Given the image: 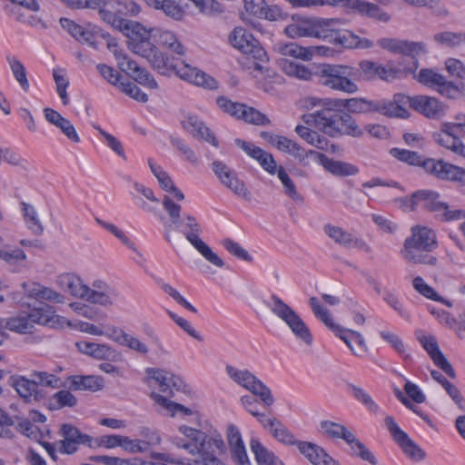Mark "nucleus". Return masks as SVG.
<instances>
[{"mask_svg": "<svg viewBox=\"0 0 465 465\" xmlns=\"http://www.w3.org/2000/svg\"><path fill=\"white\" fill-rule=\"evenodd\" d=\"M323 108L312 114H304L305 124L314 125L331 137L350 135L360 137L363 134L351 114L373 112L374 102L365 98H326L319 101Z\"/></svg>", "mask_w": 465, "mask_h": 465, "instance_id": "nucleus-1", "label": "nucleus"}, {"mask_svg": "<svg viewBox=\"0 0 465 465\" xmlns=\"http://www.w3.org/2000/svg\"><path fill=\"white\" fill-rule=\"evenodd\" d=\"M178 430L185 440L174 437L173 444L187 450L193 458L174 459L158 453L154 456L156 459L177 465H225L218 457L224 450V442L220 435L208 436L204 431L187 425H181Z\"/></svg>", "mask_w": 465, "mask_h": 465, "instance_id": "nucleus-2", "label": "nucleus"}, {"mask_svg": "<svg viewBox=\"0 0 465 465\" xmlns=\"http://www.w3.org/2000/svg\"><path fill=\"white\" fill-rule=\"evenodd\" d=\"M162 204L168 213L170 223H164L165 239L170 242L169 232L173 226L175 228L183 227L181 231L185 239L193 246L199 253L213 265L223 268L224 262L219 257L211 247L201 239L203 229L197 219L191 214H183L182 223V206L175 203L169 195H164Z\"/></svg>", "mask_w": 465, "mask_h": 465, "instance_id": "nucleus-3", "label": "nucleus"}, {"mask_svg": "<svg viewBox=\"0 0 465 465\" xmlns=\"http://www.w3.org/2000/svg\"><path fill=\"white\" fill-rule=\"evenodd\" d=\"M57 283L72 296L103 307L115 305L119 292L103 280H95L91 286L74 273H64L58 276Z\"/></svg>", "mask_w": 465, "mask_h": 465, "instance_id": "nucleus-4", "label": "nucleus"}, {"mask_svg": "<svg viewBox=\"0 0 465 465\" xmlns=\"http://www.w3.org/2000/svg\"><path fill=\"white\" fill-rule=\"evenodd\" d=\"M315 81L332 91L353 94L359 91L357 68L343 64H315Z\"/></svg>", "mask_w": 465, "mask_h": 465, "instance_id": "nucleus-5", "label": "nucleus"}, {"mask_svg": "<svg viewBox=\"0 0 465 465\" xmlns=\"http://www.w3.org/2000/svg\"><path fill=\"white\" fill-rule=\"evenodd\" d=\"M64 322V318L56 314L55 309L47 304L41 303L28 313L19 314L9 318L5 323L6 329L17 333L33 332L35 323L55 327Z\"/></svg>", "mask_w": 465, "mask_h": 465, "instance_id": "nucleus-6", "label": "nucleus"}, {"mask_svg": "<svg viewBox=\"0 0 465 465\" xmlns=\"http://www.w3.org/2000/svg\"><path fill=\"white\" fill-rule=\"evenodd\" d=\"M293 8H311L323 6L325 5L333 7H342L352 12L376 19L381 22H389L390 15L382 11L379 5L364 0H285Z\"/></svg>", "mask_w": 465, "mask_h": 465, "instance_id": "nucleus-7", "label": "nucleus"}, {"mask_svg": "<svg viewBox=\"0 0 465 465\" xmlns=\"http://www.w3.org/2000/svg\"><path fill=\"white\" fill-rule=\"evenodd\" d=\"M225 371L232 381L258 397L265 407L273 405L275 400L271 389L249 370H239L228 364Z\"/></svg>", "mask_w": 465, "mask_h": 465, "instance_id": "nucleus-8", "label": "nucleus"}, {"mask_svg": "<svg viewBox=\"0 0 465 465\" xmlns=\"http://www.w3.org/2000/svg\"><path fill=\"white\" fill-rule=\"evenodd\" d=\"M420 207L429 213H434V217L440 222L459 221L465 218V211L462 209H451L450 206L440 200V194L432 190H421Z\"/></svg>", "mask_w": 465, "mask_h": 465, "instance_id": "nucleus-9", "label": "nucleus"}, {"mask_svg": "<svg viewBox=\"0 0 465 465\" xmlns=\"http://www.w3.org/2000/svg\"><path fill=\"white\" fill-rule=\"evenodd\" d=\"M384 423L394 441L408 458L414 461H420L425 458V452L399 427L392 416H386Z\"/></svg>", "mask_w": 465, "mask_h": 465, "instance_id": "nucleus-10", "label": "nucleus"}, {"mask_svg": "<svg viewBox=\"0 0 465 465\" xmlns=\"http://www.w3.org/2000/svg\"><path fill=\"white\" fill-rule=\"evenodd\" d=\"M379 46L394 54H400L411 57L413 68L410 72L417 70L419 63L417 56L427 53L426 45L423 42H412L394 38H381L378 41Z\"/></svg>", "mask_w": 465, "mask_h": 465, "instance_id": "nucleus-11", "label": "nucleus"}, {"mask_svg": "<svg viewBox=\"0 0 465 465\" xmlns=\"http://www.w3.org/2000/svg\"><path fill=\"white\" fill-rule=\"evenodd\" d=\"M232 45L253 58L263 61L266 58L265 51L259 45L258 41L243 27H235L229 35Z\"/></svg>", "mask_w": 465, "mask_h": 465, "instance_id": "nucleus-12", "label": "nucleus"}, {"mask_svg": "<svg viewBox=\"0 0 465 465\" xmlns=\"http://www.w3.org/2000/svg\"><path fill=\"white\" fill-rule=\"evenodd\" d=\"M411 234L404 241L401 250H421L432 252L438 247L436 233L427 226L415 225L411 229Z\"/></svg>", "mask_w": 465, "mask_h": 465, "instance_id": "nucleus-13", "label": "nucleus"}, {"mask_svg": "<svg viewBox=\"0 0 465 465\" xmlns=\"http://www.w3.org/2000/svg\"><path fill=\"white\" fill-rule=\"evenodd\" d=\"M139 28L132 26L125 35L128 37V47L135 54L145 59L152 56L153 52H156V46L150 41L152 37L151 31H147L141 24L138 23Z\"/></svg>", "mask_w": 465, "mask_h": 465, "instance_id": "nucleus-14", "label": "nucleus"}, {"mask_svg": "<svg viewBox=\"0 0 465 465\" xmlns=\"http://www.w3.org/2000/svg\"><path fill=\"white\" fill-rule=\"evenodd\" d=\"M407 100L411 108L427 118L440 119L446 114L447 105L435 97L417 95Z\"/></svg>", "mask_w": 465, "mask_h": 465, "instance_id": "nucleus-15", "label": "nucleus"}, {"mask_svg": "<svg viewBox=\"0 0 465 465\" xmlns=\"http://www.w3.org/2000/svg\"><path fill=\"white\" fill-rule=\"evenodd\" d=\"M145 372L155 382L160 391L166 395V398L173 397L174 391H180L183 385V381L180 377L165 370L147 368Z\"/></svg>", "mask_w": 465, "mask_h": 465, "instance_id": "nucleus-16", "label": "nucleus"}, {"mask_svg": "<svg viewBox=\"0 0 465 465\" xmlns=\"http://www.w3.org/2000/svg\"><path fill=\"white\" fill-rule=\"evenodd\" d=\"M115 56L119 68L128 74L135 82L150 89H156L158 87L153 75L144 68L139 66L134 60L124 54H115Z\"/></svg>", "mask_w": 465, "mask_h": 465, "instance_id": "nucleus-17", "label": "nucleus"}, {"mask_svg": "<svg viewBox=\"0 0 465 465\" xmlns=\"http://www.w3.org/2000/svg\"><path fill=\"white\" fill-rule=\"evenodd\" d=\"M8 384L15 389L18 396L25 403L40 401L45 398L42 390H37L33 380L23 375H12Z\"/></svg>", "mask_w": 465, "mask_h": 465, "instance_id": "nucleus-18", "label": "nucleus"}, {"mask_svg": "<svg viewBox=\"0 0 465 465\" xmlns=\"http://www.w3.org/2000/svg\"><path fill=\"white\" fill-rule=\"evenodd\" d=\"M234 143L244 151L247 155L256 160L264 171L270 174L276 173L279 167L272 153L239 138L235 139Z\"/></svg>", "mask_w": 465, "mask_h": 465, "instance_id": "nucleus-19", "label": "nucleus"}, {"mask_svg": "<svg viewBox=\"0 0 465 465\" xmlns=\"http://www.w3.org/2000/svg\"><path fill=\"white\" fill-rule=\"evenodd\" d=\"M424 350L428 352L434 364L439 367L443 372H445L450 378H456V373L445 357V355L439 349L438 342L433 336H421L419 338Z\"/></svg>", "mask_w": 465, "mask_h": 465, "instance_id": "nucleus-20", "label": "nucleus"}, {"mask_svg": "<svg viewBox=\"0 0 465 465\" xmlns=\"http://www.w3.org/2000/svg\"><path fill=\"white\" fill-rule=\"evenodd\" d=\"M323 231L334 242L343 247H354L366 252L371 251V247L362 239L354 238L351 232L343 230L341 227L328 223L324 225Z\"/></svg>", "mask_w": 465, "mask_h": 465, "instance_id": "nucleus-21", "label": "nucleus"}, {"mask_svg": "<svg viewBox=\"0 0 465 465\" xmlns=\"http://www.w3.org/2000/svg\"><path fill=\"white\" fill-rule=\"evenodd\" d=\"M183 128L193 136L202 139L217 147L219 143L214 134L196 115L187 114L181 122Z\"/></svg>", "mask_w": 465, "mask_h": 465, "instance_id": "nucleus-22", "label": "nucleus"}, {"mask_svg": "<svg viewBox=\"0 0 465 465\" xmlns=\"http://www.w3.org/2000/svg\"><path fill=\"white\" fill-rule=\"evenodd\" d=\"M310 155L314 156L318 163L330 173L335 176H352L359 173V168L351 163L336 161L325 154L310 150Z\"/></svg>", "mask_w": 465, "mask_h": 465, "instance_id": "nucleus-23", "label": "nucleus"}, {"mask_svg": "<svg viewBox=\"0 0 465 465\" xmlns=\"http://www.w3.org/2000/svg\"><path fill=\"white\" fill-rule=\"evenodd\" d=\"M106 5V1L102 0L101 5L94 9L98 10V14L104 22L110 25L112 27L121 31L124 35L132 26L139 28L137 22L123 18L121 15H119L116 12L115 5H111L112 9L107 8Z\"/></svg>", "mask_w": 465, "mask_h": 465, "instance_id": "nucleus-24", "label": "nucleus"}, {"mask_svg": "<svg viewBox=\"0 0 465 465\" xmlns=\"http://www.w3.org/2000/svg\"><path fill=\"white\" fill-rule=\"evenodd\" d=\"M296 447L300 453L313 465H330L336 463V460L332 459L322 447L315 443L299 440L296 443Z\"/></svg>", "mask_w": 465, "mask_h": 465, "instance_id": "nucleus-25", "label": "nucleus"}, {"mask_svg": "<svg viewBox=\"0 0 465 465\" xmlns=\"http://www.w3.org/2000/svg\"><path fill=\"white\" fill-rule=\"evenodd\" d=\"M177 74L182 79L194 84L195 85L210 90H215L218 88V82L213 76L188 64H184L182 68L177 70Z\"/></svg>", "mask_w": 465, "mask_h": 465, "instance_id": "nucleus-26", "label": "nucleus"}, {"mask_svg": "<svg viewBox=\"0 0 465 465\" xmlns=\"http://www.w3.org/2000/svg\"><path fill=\"white\" fill-rule=\"evenodd\" d=\"M227 440L232 457L238 465H251L239 429L231 424L227 429Z\"/></svg>", "mask_w": 465, "mask_h": 465, "instance_id": "nucleus-27", "label": "nucleus"}, {"mask_svg": "<svg viewBox=\"0 0 465 465\" xmlns=\"http://www.w3.org/2000/svg\"><path fill=\"white\" fill-rule=\"evenodd\" d=\"M331 44L344 48L367 49L373 46V42L367 38H361L349 30L336 28Z\"/></svg>", "mask_w": 465, "mask_h": 465, "instance_id": "nucleus-28", "label": "nucleus"}, {"mask_svg": "<svg viewBox=\"0 0 465 465\" xmlns=\"http://www.w3.org/2000/svg\"><path fill=\"white\" fill-rule=\"evenodd\" d=\"M75 345L82 353L92 356L96 360L114 361L117 356L116 351L106 344L79 341Z\"/></svg>", "mask_w": 465, "mask_h": 465, "instance_id": "nucleus-29", "label": "nucleus"}, {"mask_svg": "<svg viewBox=\"0 0 465 465\" xmlns=\"http://www.w3.org/2000/svg\"><path fill=\"white\" fill-rule=\"evenodd\" d=\"M70 388L74 391H98L104 386L103 377L95 375H74L68 377Z\"/></svg>", "mask_w": 465, "mask_h": 465, "instance_id": "nucleus-30", "label": "nucleus"}, {"mask_svg": "<svg viewBox=\"0 0 465 465\" xmlns=\"http://www.w3.org/2000/svg\"><path fill=\"white\" fill-rule=\"evenodd\" d=\"M151 34L152 37L158 45L167 47L179 55L185 54L183 45L178 41L173 32L161 28H153L151 30Z\"/></svg>", "mask_w": 465, "mask_h": 465, "instance_id": "nucleus-31", "label": "nucleus"}, {"mask_svg": "<svg viewBox=\"0 0 465 465\" xmlns=\"http://www.w3.org/2000/svg\"><path fill=\"white\" fill-rule=\"evenodd\" d=\"M60 25L80 43L94 45L95 37L92 31L85 29L82 25H77L74 21L65 17L60 19Z\"/></svg>", "mask_w": 465, "mask_h": 465, "instance_id": "nucleus-32", "label": "nucleus"}, {"mask_svg": "<svg viewBox=\"0 0 465 465\" xmlns=\"http://www.w3.org/2000/svg\"><path fill=\"white\" fill-rule=\"evenodd\" d=\"M338 24V19L313 18L312 37L322 39L331 44Z\"/></svg>", "mask_w": 465, "mask_h": 465, "instance_id": "nucleus-33", "label": "nucleus"}, {"mask_svg": "<svg viewBox=\"0 0 465 465\" xmlns=\"http://www.w3.org/2000/svg\"><path fill=\"white\" fill-rule=\"evenodd\" d=\"M315 64H312V66L309 68L303 64H295L285 59L282 60L280 63L282 71L287 75L293 76L304 81L315 80Z\"/></svg>", "mask_w": 465, "mask_h": 465, "instance_id": "nucleus-34", "label": "nucleus"}, {"mask_svg": "<svg viewBox=\"0 0 465 465\" xmlns=\"http://www.w3.org/2000/svg\"><path fill=\"white\" fill-rule=\"evenodd\" d=\"M345 442L350 446L352 456L368 461L371 465H377L378 460L375 455L352 432L346 439Z\"/></svg>", "mask_w": 465, "mask_h": 465, "instance_id": "nucleus-35", "label": "nucleus"}, {"mask_svg": "<svg viewBox=\"0 0 465 465\" xmlns=\"http://www.w3.org/2000/svg\"><path fill=\"white\" fill-rule=\"evenodd\" d=\"M150 397L154 401L156 404H158L163 410H165L167 413H170L172 417H173L177 413H181L184 416L193 415L194 413L192 409L187 408L182 404L176 403L174 401H172L168 398L157 392H151Z\"/></svg>", "mask_w": 465, "mask_h": 465, "instance_id": "nucleus-36", "label": "nucleus"}, {"mask_svg": "<svg viewBox=\"0 0 465 465\" xmlns=\"http://www.w3.org/2000/svg\"><path fill=\"white\" fill-rule=\"evenodd\" d=\"M296 338L302 341L306 345H312V335L309 327L306 325L302 317L295 312L294 315L286 324Z\"/></svg>", "mask_w": 465, "mask_h": 465, "instance_id": "nucleus-37", "label": "nucleus"}, {"mask_svg": "<svg viewBox=\"0 0 465 465\" xmlns=\"http://www.w3.org/2000/svg\"><path fill=\"white\" fill-rule=\"evenodd\" d=\"M430 252L421 250H401V255L407 262L435 266L438 259Z\"/></svg>", "mask_w": 465, "mask_h": 465, "instance_id": "nucleus-38", "label": "nucleus"}, {"mask_svg": "<svg viewBox=\"0 0 465 465\" xmlns=\"http://www.w3.org/2000/svg\"><path fill=\"white\" fill-rule=\"evenodd\" d=\"M430 252L421 250H401V255L407 262L435 266L438 259Z\"/></svg>", "mask_w": 465, "mask_h": 465, "instance_id": "nucleus-39", "label": "nucleus"}, {"mask_svg": "<svg viewBox=\"0 0 465 465\" xmlns=\"http://www.w3.org/2000/svg\"><path fill=\"white\" fill-rule=\"evenodd\" d=\"M250 448L259 465H282V463L277 460L274 454L269 451L257 438L251 440Z\"/></svg>", "mask_w": 465, "mask_h": 465, "instance_id": "nucleus-40", "label": "nucleus"}, {"mask_svg": "<svg viewBox=\"0 0 465 465\" xmlns=\"http://www.w3.org/2000/svg\"><path fill=\"white\" fill-rule=\"evenodd\" d=\"M30 377L37 390H42L41 388L43 387L59 389L64 386L61 379L58 376L47 371H33L30 373Z\"/></svg>", "mask_w": 465, "mask_h": 465, "instance_id": "nucleus-41", "label": "nucleus"}, {"mask_svg": "<svg viewBox=\"0 0 465 465\" xmlns=\"http://www.w3.org/2000/svg\"><path fill=\"white\" fill-rule=\"evenodd\" d=\"M268 308L275 317L280 319L285 324L291 320L296 312L291 306L285 303L280 297L272 294L270 302L267 303Z\"/></svg>", "mask_w": 465, "mask_h": 465, "instance_id": "nucleus-42", "label": "nucleus"}, {"mask_svg": "<svg viewBox=\"0 0 465 465\" xmlns=\"http://www.w3.org/2000/svg\"><path fill=\"white\" fill-rule=\"evenodd\" d=\"M274 146L280 151L292 154L300 162H303L310 155L309 151H305L296 142L285 136L280 135Z\"/></svg>", "mask_w": 465, "mask_h": 465, "instance_id": "nucleus-43", "label": "nucleus"}, {"mask_svg": "<svg viewBox=\"0 0 465 465\" xmlns=\"http://www.w3.org/2000/svg\"><path fill=\"white\" fill-rule=\"evenodd\" d=\"M333 333L337 337H339L342 341L345 342V344L350 348L353 354L359 355L358 351L354 350L351 344L352 341H354L361 348L362 352H365L367 351L365 340L359 331H352L351 329H346L341 326L340 331H335Z\"/></svg>", "mask_w": 465, "mask_h": 465, "instance_id": "nucleus-44", "label": "nucleus"}, {"mask_svg": "<svg viewBox=\"0 0 465 465\" xmlns=\"http://www.w3.org/2000/svg\"><path fill=\"white\" fill-rule=\"evenodd\" d=\"M313 18L312 19H301L295 23L287 25L284 28V33L291 38L298 37H312L313 32Z\"/></svg>", "mask_w": 465, "mask_h": 465, "instance_id": "nucleus-45", "label": "nucleus"}, {"mask_svg": "<svg viewBox=\"0 0 465 465\" xmlns=\"http://www.w3.org/2000/svg\"><path fill=\"white\" fill-rule=\"evenodd\" d=\"M310 306L315 315L323 324L332 332L340 331V324L334 322L330 312L321 305L316 297H312L309 301Z\"/></svg>", "mask_w": 465, "mask_h": 465, "instance_id": "nucleus-46", "label": "nucleus"}, {"mask_svg": "<svg viewBox=\"0 0 465 465\" xmlns=\"http://www.w3.org/2000/svg\"><path fill=\"white\" fill-rule=\"evenodd\" d=\"M114 332H118V335L114 337V341L120 345L126 346L141 354H146L149 351L147 345L138 338L126 333L123 330H114Z\"/></svg>", "mask_w": 465, "mask_h": 465, "instance_id": "nucleus-47", "label": "nucleus"}, {"mask_svg": "<svg viewBox=\"0 0 465 465\" xmlns=\"http://www.w3.org/2000/svg\"><path fill=\"white\" fill-rule=\"evenodd\" d=\"M297 134L306 141L308 143L317 147L321 150H326L328 146V140L322 136L318 132L313 131L303 125H297L295 128Z\"/></svg>", "mask_w": 465, "mask_h": 465, "instance_id": "nucleus-48", "label": "nucleus"}, {"mask_svg": "<svg viewBox=\"0 0 465 465\" xmlns=\"http://www.w3.org/2000/svg\"><path fill=\"white\" fill-rule=\"evenodd\" d=\"M320 427L324 435L334 440L341 439L346 441L351 433L344 425L327 420H322Z\"/></svg>", "mask_w": 465, "mask_h": 465, "instance_id": "nucleus-49", "label": "nucleus"}, {"mask_svg": "<svg viewBox=\"0 0 465 465\" xmlns=\"http://www.w3.org/2000/svg\"><path fill=\"white\" fill-rule=\"evenodd\" d=\"M152 54V56L148 57L147 61L154 70L158 71L161 74H166L170 70L177 72L178 69L176 65L173 64L171 58L159 51L158 48H156V52Z\"/></svg>", "mask_w": 465, "mask_h": 465, "instance_id": "nucleus-50", "label": "nucleus"}, {"mask_svg": "<svg viewBox=\"0 0 465 465\" xmlns=\"http://www.w3.org/2000/svg\"><path fill=\"white\" fill-rule=\"evenodd\" d=\"M278 53L284 56H290L293 58H300L302 60H309L312 54V52L302 47L296 43H289V44H278L275 46Z\"/></svg>", "mask_w": 465, "mask_h": 465, "instance_id": "nucleus-51", "label": "nucleus"}, {"mask_svg": "<svg viewBox=\"0 0 465 465\" xmlns=\"http://www.w3.org/2000/svg\"><path fill=\"white\" fill-rule=\"evenodd\" d=\"M389 153L394 159L411 166L420 167L423 159V155L420 154L418 152L398 147L390 149Z\"/></svg>", "mask_w": 465, "mask_h": 465, "instance_id": "nucleus-52", "label": "nucleus"}, {"mask_svg": "<svg viewBox=\"0 0 465 465\" xmlns=\"http://www.w3.org/2000/svg\"><path fill=\"white\" fill-rule=\"evenodd\" d=\"M60 435L68 440L78 441L80 444L94 448V439L87 434L82 433L76 427L71 424L62 425L60 429Z\"/></svg>", "mask_w": 465, "mask_h": 465, "instance_id": "nucleus-53", "label": "nucleus"}, {"mask_svg": "<svg viewBox=\"0 0 465 465\" xmlns=\"http://www.w3.org/2000/svg\"><path fill=\"white\" fill-rule=\"evenodd\" d=\"M440 180L465 184V168L450 163L443 160Z\"/></svg>", "mask_w": 465, "mask_h": 465, "instance_id": "nucleus-54", "label": "nucleus"}, {"mask_svg": "<svg viewBox=\"0 0 465 465\" xmlns=\"http://www.w3.org/2000/svg\"><path fill=\"white\" fill-rule=\"evenodd\" d=\"M433 39L439 45L453 48L465 44V33L450 31L440 32L433 35Z\"/></svg>", "mask_w": 465, "mask_h": 465, "instance_id": "nucleus-55", "label": "nucleus"}, {"mask_svg": "<svg viewBox=\"0 0 465 465\" xmlns=\"http://www.w3.org/2000/svg\"><path fill=\"white\" fill-rule=\"evenodd\" d=\"M6 60L15 79L18 82L25 92H28L30 84L27 79V74L24 64L15 56H7Z\"/></svg>", "mask_w": 465, "mask_h": 465, "instance_id": "nucleus-56", "label": "nucleus"}, {"mask_svg": "<svg viewBox=\"0 0 465 465\" xmlns=\"http://www.w3.org/2000/svg\"><path fill=\"white\" fill-rule=\"evenodd\" d=\"M22 211L24 212V217L27 224L28 229L35 235H41L44 232V226L42 225L35 209L26 203H22Z\"/></svg>", "mask_w": 465, "mask_h": 465, "instance_id": "nucleus-57", "label": "nucleus"}, {"mask_svg": "<svg viewBox=\"0 0 465 465\" xmlns=\"http://www.w3.org/2000/svg\"><path fill=\"white\" fill-rule=\"evenodd\" d=\"M276 173H277L279 180L282 183V186L284 189V193L287 196H289L292 200H293L294 202H296L298 203H302L303 197L302 196V194H300L297 192L296 185L294 184L292 180L290 178V176L288 175V173H286L284 168L282 166H279Z\"/></svg>", "mask_w": 465, "mask_h": 465, "instance_id": "nucleus-58", "label": "nucleus"}, {"mask_svg": "<svg viewBox=\"0 0 465 465\" xmlns=\"http://www.w3.org/2000/svg\"><path fill=\"white\" fill-rule=\"evenodd\" d=\"M239 120H242L248 124L254 125H269L271 124L270 119L257 109L243 105Z\"/></svg>", "mask_w": 465, "mask_h": 465, "instance_id": "nucleus-59", "label": "nucleus"}, {"mask_svg": "<svg viewBox=\"0 0 465 465\" xmlns=\"http://www.w3.org/2000/svg\"><path fill=\"white\" fill-rule=\"evenodd\" d=\"M373 112H379L390 117L407 118L409 116V113L404 107L393 102L374 103Z\"/></svg>", "mask_w": 465, "mask_h": 465, "instance_id": "nucleus-60", "label": "nucleus"}, {"mask_svg": "<svg viewBox=\"0 0 465 465\" xmlns=\"http://www.w3.org/2000/svg\"><path fill=\"white\" fill-rule=\"evenodd\" d=\"M433 138L438 144L450 150L456 154H459L460 150L463 145L460 137H451L440 130L433 134Z\"/></svg>", "mask_w": 465, "mask_h": 465, "instance_id": "nucleus-61", "label": "nucleus"}, {"mask_svg": "<svg viewBox=\"0 0 465 465\" xmlns=\"http://www.w3.org/2000/svg\"><path fill=\"white\" fill-rule=\"evenodd\" d=\"M53 77L56 84V91L62 100L64 105L69 104V97L66 89L69 85V81L65 76V70L62 68H54L53 70Z\"/></svg>", "mask_w": 465, "mask_h": 465, "instance_id": "nucleus-62", "label": "nucleus"}, {"mask_svg": "<svg viewBox=\"0 0 465 465\" xmlns=\"http://www.w3.org/2000/svg\"><path fill=\"white\" fill-rule=\"evenodd\" d=\"M444 75L433 71L432 69H421L415 76L418 82L430 88L437 89L441 81H444Z\"/></svg>", "mask_w": 465, "mask_h": 465, "instance_id": "nucleus-63", "label": "nucleus"}, {"mask_svg": "<svg viewBox=\"0 0 465 465\" xmlns=\"http://www.w3.org/2000/svg\"><path fill=\"white\" fill-rule=\"evenodd\" d=\"M270 430L272 435L280 442L287 445H295L299 441L295 440L293 434L282 423L281 420H278Z\"/></svg>", "mask_w": 465, "mask_h": 465, "instance_id": "nucleus-64", "label": "nucleus"}]
</instances>
